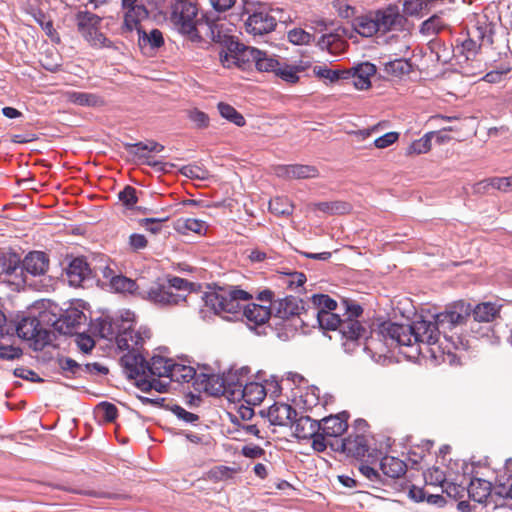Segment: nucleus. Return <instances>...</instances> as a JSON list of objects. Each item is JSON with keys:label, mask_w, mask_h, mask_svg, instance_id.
I'll use <instances>...</instances> for the list:
<instances>
[{"label": "nucleus", "mask_w": 512, "mask_h": 512, "mask_svg": "<svg viewBox=\"0 0 512 512\" xmlns=\"http://www.w3.org/2000/svg\"><path fill=\"white\" fill-rule=\"evenodd\" d=\"M205 306L214 314L228 321H238L246 318L256 326L265 324L274 316L272 306L256 303L242 305L241 301H250L253 296L237 286L216 287L203 295Z\"/></svg>", "instance_id": "1"}, {"label": "nucleus", "mask_w": 512, "mask_h": 512, "mask_svg": "<svg viewBox=\"0 0 512 512\" xmlns=\"http://www.w3.org/2000/svg\"><path fill=\"white\" fill-rule=\"evenodd\" d=\"M170 367H173L172 358L156 355L148 361L145 355L138 354L134 363H130V380L142 392L164 393L170 388V381H166Z\"/></svg>", "instance_id": "2"}, {"label": "nucleus", "mask_w": 512, "mask_h": 512, "mask_svg": "<svg viewBox=\"0 0 512 512\" xmlns=\"http://www.w3.org/2000/svg\"><path fill=\"white\" fill-rule=\"evenodd\" d=\"M306 328L319 327L323 330L339 331L346 352L351 353L367 338V327L356 319H343L333 311H309L306 314Z\"/></svg>", "instance_id": "3"}, {"label": "nucleus", "mask_w": 512, "mask_h": 512, "mask_svg": "<svg viewBox=\"0 0 512 512\" xmlns=\"http://www.w3.org/2000/svg\"><path fill=\"white\" fill-rule=\"evenodd\" d=\"M463 305H449L443 312L434 316V321L420 319L409 324L411 345L413 343L436 344L440 342L442 333L455 329L454 321L461 318Z\"/></svg>", "instance_id": "4"}, {"label": "nucleus", "mask_w": 512, "mask_h": 512, "mask_svg": "<svg viewBox=\"0 0 512 512\" xmlns=\"http://www.w3.org/2000/svg\"><path fill=\"white\" fill-rule=\"evenodd\" d=\"M193 283L189 282L184 278L178 276H168L167 285L157 284L155 287H151L149 291H139V285L135 280L130 278V295H139L145 298L147 294L148 298L162 306L177 305L181 301L186 300V296L180 293H173L172 288L178 291H189L191 292Z\"/></svg>", "instance_id": "5"}, {"label": "nucleus", "mask_w": 512, "mask_h": 512, "mask_svg": "<svg viewBox=\"0 0 512 512\" xmlns=\"http://www.w3.org/2000/svg\"><path fill=\"white\" fill-rule=\"evenodd\" d=\"M377 338L388 347L411 346V331L409 324H399L390 320L373 324L367 329V338L362 339V344L367 345L370 340Z\"/></svg>", "instance_id": "6"}, {"label": "nucleus", "mask_w": 512, "mask_h": 512, "mask_svg": "<svg viewBox=\"0 0 512 512\" xmlns=\"http://www.w3.org/2000/svg\"><path fill=\"white\" fill-rule=\"evenodd\" d=\"M197 5L191 1L184 4H171L170 20L178 27L180 33L189 36L193 42H201L203 37L200 35V25L198 23L208 17L202 14L197 18Z\"/></svg>", "instance_id": "7"}, {"label": "nucleus", "mask_w": 512, "mask_h": 512, "mask_svg": "<svg viewBox=\"0 0 512 512\" xmlns=\"http://www.w3.org/2000/svg\"><path fill=\"white\" fill-rule=\"evenodd\" d=\"M274 317L284 321H292L295 328H306V314H308V302L293 295H287L276 299L272 304Z\"/></svg>", "instance_id": "8"}, {"label": "nucleus", "mask_w": 512, "mask_h": 512, "mask_svg": "<svg viewBox=\"0 0 512 512\" xmlns=\"http://www.w3.org/2000/svg\"><path fill=\"white\" fill-rule=\"evenodd\" d=\"M5 328L10 330L8 335L15 331L18 337L33 341L35 350H42L51 342V332L44 329L35 317H24L17 324L6 322Z\"/></svg>", "instance_id": "9"}, {"label": "nucleus", "mask_w": 512, "mask_h": 512, "mask_svg": "<svg viewBox=\"0 0 512 512\" xmlns=\"http://www.w3.org/2000/svg\"><path fill=\"white\" fill-rule=\"evenodd\" d=\"M330 447L334 451L346 453L356 459L367 457V461L375 462L378 460L381 451L377 449L370 450L367 435L351 433L348 437L330 443Z\"/></svg>", "instance_id": "10"}, {"label": "nucleus", "mask_w": 512, "mask_h": 512, "mask_svg": "<svg viewBox=\"0 0 512 512\" xmlns=\"http://www.w3.org/2000/svg\"><path fill=\"white\" fill-rule=\"evenodd\" d=\"M164 150V146L154 140H146L144 142L130 143V163L147 164L159 171H168L166 168L174 167V164L163 163L161 161H151L152 153H160Z\"/></svg>", "instance_id": "11"}, {"label": "nucleus", "mask_w": 512, "mask_h": 512, "mask_svg": "<svg viewBox=\"0 0 512 512\" xmlns=\"http://www.w3.org/2000/svg\"><path fill=\"white\" fill-rule=\"evenodd\" d=\"M263 55V51L254 47L246 46L238 41L237 49H230V52L222 50L219 52V59L223 67L231 68L233 65L243 70L248 69L256 58Z\"/></svg>", "instance_id": "12"}, {"label": "nucleus", "mask_w": 512, "mask_h": 512, "mask_svg": "<svg viewBox=\"0 0 512 512\" xmlns=\"http://www.w3.org/2000/svg\"><path fill=\"white\" fill-rule=\"evenodd\" d=\"M463 305L461 318L454 321L455 329L465 324L471 318L476 322H491L499 314V308L491 302H484L472 307L470 303L463 300L456 301L452 305Z\"/></svg>", "instance_id": "13"}, {"label": "nucleus", "mask_w": 512, "mask_h": 512, "mask_svg": "<svg viewBox=\"0 0 512 512\" xmlns=\"http://www.w3.org/2000/svg\"><path fill=\"white\" fill-rule=\"evenodd\" d=\"M379 31L382 35L389 32H403L408 23L407 17L400 12L396 4H389L385 8L375 11Z\"/></svg>", "instance_id": "14"}, {"label": "nucleus", "mask_w": 512, "mask_h": 512, "mask_svg": "<svg viewBox=\"0 0 512 512\" xmlns=\"http://www.w3.org/2000/svg\"><path fill=\"white\" fill-rule=\"evenodd\" d=\"M291 426L295 428V436L299 439H311L312 448L316 452H324L327 443H324L322 435L319 434V420H314L310 416L296 417Z\"/></svg>", "instance_id": "15"}, {"label": "nucleus", "mask_w": 512, "mask_h": 512, "mask_svg": "<svg viewBox=\"0 0 512 512\" xmlns=\"http://www.w3.org/2000/svg\"><path fill=\"white\" fill-rule=\"evenodd\" d=\"M198 25H200V35L202 36V33H204L206 37L225 48V52H230L232 47L237 49L238 40L227 33L228 30L224 29L225 24L216 22L208 16L202 19Z\"/></svg>", "instance_id": "16"}, {"label": "nucleus", "mask_w": 512, "mask_h": 512, "mask_svg": "<svg viewBox=\"0 0 512 512\" xmlns=\"http://www.w3.org/2000/svg\"><path fill=\"white\" fill-rule=\"evenodd\" d=\"M276 25V19L270 15L267 6L263 4H259L245 22L246 31L253 35L270 33Z\"/></svg>", "instance_id": "17"}, {"label": "nucleus", "mask_w": 512, "mask_h": 512, "mask_svg": "<svg viewBox=\"0 0 512 512\" xmlns=\"http://www.w3.org/2000/svg\"><path fill=\"white\" fill-rule=\"evenodd\" d=\"M349 413L343 411L336 415H330L319 420V434L323 437V442L330 446L329 438H338L348 428Z\"/></svg>", "instance_id": "18"}, {"label": "nucleus", "mask_w": 512, "mask_h": 512, "mask_svg": "<svg viewBox=\"0 0 512 512\" xmlns=\"http://www.w3.org/2000/svg\"><path fill=\"white\" fill-rule=\"evenodd\" d=\"M358 471L365 479V481H362V487L375 491H386L387 487L393 488L399 492L404 489L403 485H401L399 488L396 487L397 481H392L391 479L385 478L382 475V472H379L377 469L366 463H361L358 466Z\"/></svg>", "instance_id": "19"}, {"label": "nucleus", "mask_w": 512, "mask_h": 512, "mask_svg": "<svg viewBox=\"0 0 512 512\" xmlns=\"http://www.w3.org/2000/svg\"><path fill=\"white\" fill-rule=\"evenodd\" d=\"M458 327L456 328V330ZM443 341L439 342V347L443 349V353H446L450 364H459L460 357L457 356L452 350L466 351L469 348V341L462 335L459 334L455 329L447 330L446 333H442Z\"/></svg>", "instance_id": "20"}, {"label": "nucleus", "mask_w": 512, "mask_h": 512, "mask_svg": "<svg viewBox=\"0 0 512 512\" xmlns=\"http://www.w3.org/2000/svg\"><path fill=\"white\" fill-rule=\"evenodd\" d=\"M134 322V314L130 312V341L133 345H130V363H134V357L138 354L145 355L148 357L149 353L144 348L145 343L151 338V330L147 327H140L138 330H134L132 323Z\"/></svg>", "instance_id": "21"}, {"label": "nucleus", "mask_w": 512, "mask_h": 512, "mask_svg": "<svg viewBox=\"0 0 512 512\" xmlns=\"http://www.w3.org/2000/svg\"><path fill=\"white\" fill-rule=\"evenodd\" d=\"M138 46L143 54H150L164 45L163 34L159 29L147 32L142 25L136 26Z\"/></svg>", "instance_id": "22"}, {"label": "nucleus", "mask_w": 512, "mask_h": 512, "mask_svg": "<svg viewBox=\"0 0 512 512\" xmlns=\"http://www.w3.org/2000/svg\"><path fill=\"white\" fill-rule=\"evenodd\" d=\"M11 267H16L13 273L16 272L17 269L25 270L33 276L44 274L49 265V261L44 252L34 251L30 252L25 259L23 260L22 266L19 264H10Z\"/></svg>", "instance_id": "23"}, {"label": "nucleus", "mask_w": 512, "mask_h": 512, "mask_svg": "<svg viewBox=\"0 0 512 512\" xmlns=\"http://www.w3.org/2000/svg\"><path fill=\"white\" fill-rule=\"evenodd\" d=\"M276 174L288 179H308L318 177L319 171L312 165L291 164L277 166Z\"/></svg>", "instance_id": "24"}, {"label": "nucleus", "mask_w": 512, "mask_h": 512, "mask_svg": "<svg viewBox=\"0 0 512 512\" xmlns=\"http://www.w3.org/2000/svg\"><path fill=\"white\" fill-rule=\"evenodd\" d=\"M267 415L272 425L285 426L292 424L298 413L291 405L276 402L268 408Z\"/></svg>", "instance_id": "25"}, {"label": "nucleus", "mask_w": 512, "mask_h": 512, "mask_svg": "<svg viewBox=\"0 0 512 512\" xmlns=\"http://www.w3.org/2000/svg\"><path fill=\"white\" fill-rule=\"evenodd\" d=\"M379 467L382 475L392 481H397L407 471V464L404 461L389 455L381 458Z\"/></svg>", "instance_id": "26"}, {"label": "nucleus", "mask_w": 512, "mask_h": 512, "mask_svg": "<svg viewBox=\"0 0 512 512\" xmlns=\"http://www.w3.org/2000/svg\"><path fill=\"white\" fill-rule=\"evenodd\" d=\"M339 31H341L344 35L347 34V30L345 28H338L336 32L322 35L317 41L316 45L321 50H326L330 54L336 55L342 52L347 43L341 38Z\"/></svg>", "instance_id": "27"}, {"label": "nucleus", "mask_w": 512, "mask_h": 512, "mask_svg": "<svg viewBox=\"0 0 512 512\" xmlns=\"http://www.w3.org/2000/svg\"><path fill=\"white\" fill-rule=\"evenodd\" d=\"M66 273L70 285L77 287L89 276L91 270L85 259L78 257L70 262Z\"/></svg>", "instance_id": "28"}, {"label": "nucleus", "mask_w": 512, "mask_h": 512, "mask_svg": "<svg viewBox=\"0 0 512 512\" xmlns=\"http://www.w3.org/2000/svg\"><path fill=\"white\" fill-rule=\"evenodd\" d=\"M379 63L383 65V71L386 75L400 78L412 71V64L404 58L388 59L381 57Z\"/></svg>", "instance_id": "29"}, {"label": "nucleus", "mask_w": 512, "mask_h": 512, "mask_svg": "<svg viewBox=\"0 0 512 512\" xmlns=\"http://www.w3.org/2000/svg\"><path fill=\"white\" fill-rule=\"evenodd\" d=\"M376 70V66L370 62L361 63L350 70L351 77L355 78V87L360 90L368 89L371 86L370 78Z\"/></svg>", "instance_id": "30"}, {"label": "nucleus", "mask_w": 512, "mask_h": 512, "mask_svg": "<svg viewBox=\"0 0 512 512\" xmlns=\"http://www.w3.org/2000/svg\"><path fill=\"white\" fill-rule=\"evenodd\" d=\"M492 491V484L481 478L471 479L467 492L469 498L477 503H486Z\"/></svg>", "instance_id": "31"}, {"label": "nucleus", "mask_w": 512, "mask_h": 512, "mask_svg": "<svg viewBox=\"0 0 512 512\" xmlns=\"http://www.w3.org/2000/svg\"><path fill=\"white\" fill-rule=\"evenodd\" d=\"M78 31L83 37L95 34V29L100 25L101 18L89 11H79L76 16Z\"/></svg>", "instance_id": "32"}, {"label": "nucleus", "mask_w": 512, "mask_h": 512, "mask_svg": "<svg viewBox=\"0 0 512 512\" xmlns=\"http://www.w3.org/2000/svg\"><path fill=\"white\" fill-rule=\"evenodd\" d=\"M201 383H204V389L206 392L213 396L226 395L225 388V377L224 374H205L201 373L197 376Z\"/></svg>", "instance_id": "33"}, {"label": "nucleus", "mask_w": 512, "mask_h": 512, "mask_svg": "<svg viewBox=\"0 0 512 512\" xmlns=\"http://www.w3.org/2000/svg\"><path fill=\"white\" fill-rule=\"evenodd\" d=\"M266 396L265 387L257 382H246L241 388L238 400L243 399L246 403L256 405L261 403Z\"/></svg>", "instance_id": "34"}, {"label": "nucleus", "mask_w": 512, "mask_h": 512, "mask_svg": "<svg viewBox=\"0 0 512 512\" xmlns=\"http://www.w3.org/2000/svg\"><path fill=\"white\" fill-rule=\"evenodd\" d=\"M196 376V370L192 366L180 364L173 360V367H170L166 381H170V384L172 382L188 383Z\"/></svg>", "instance_id": "35"}, {"label": "nucleus", "mask_w": 512, "mask_h": 512, "mask_svg": "<svg viewBox=\"0 0 512 512\" xmlns=\"http://www.w3.org/2000/svg\"><path fill=\"white\" fill-rule=\"evenodd\" d=\"M376 16L365 15L357 17L353 22L355 31L363 37H372L376 33H380Z\"/></svg>", "instance_id": "36"}, {"label": "nucleus", "mask_w": 512, "mask_h": 512, "mask_svg": "<svg viewBox=\"0 0 512 512\" xmlns=\"http://www.w3.org/2000/svg\"><path fill=\"white\" fill-rule=\"evenodd\" d=\"M314 210H319L328 215H344L352 210L350 203L345 201L317 202L312 204Z\"/></svg>", "instance_id": "37"}, {"label": "nucleus", "mask_w": 512, "mask_h": 512, "mask_svg": "<svg viewBox=\"0 0 512 512\" xmlns=\"http://www.w3.org/2000/svg\"><path fill=\"white\" fill-rule=\"evenodd\" d=\"M309 311H334L337 308V302L327 294H314L307 299Z\"/></svg>", "instance_id": "38"}, {"label": "nucleus", "mask_w": 512, "mask_h": 512, "mask_svg": "<svg viewBox=\"0 0 512 512\" xmlns=\"http://www.w3.org/2000/svg\"><path fill=\"white\" fill-rule=\"evenodd\" d=\"M224 377L226 396L233 400L238 399L241 388L247 381H245L239 373H236L235 371H229L227 374L224 373Z\"/></svg>", "instance_id": "39"}, {"label": "nucleus", "mask_w": 512, "mask_h": 512, "mask_svg": "<svg viewBox=\"0 0 512 512\" xmlns=\"http://www.w3.org/2000/svg\"><path fill=\"white\" fill-rule=\"evenodd\" d=\"M174 229L180 233L186 234L188 231L202 234L207 230V226L204 221L187 218V219H178L174 223Z\"/></svg>", "instance_id": "40"}, {"label": "nucleus", "mask_w": 512, "mask_h": 512, "mask_svg": "<svg viewBox=\"0 0 512 512\" xmlns=\"http://www.w3.org/2000/svg\"><path fill=\"white\" fill-rule=\"evenodd\" d=\"M101 272L103 278L109 280L110 287L114 292L124 293L128 290V278L115 274L109 266L101 268Z\"/></svg>", "instance_id": "41"}, {"label": "nucleus", "mask_w": 512, "mask_h": 512, "mask_svg": "<svg viewBox=\"0 0 512 512\" xmlns=\"http://www.w3.org/2000/svg\"><path fill=\"white\" fill-rule=\"evenodd\" d=\"M313 72L318 78L328 79L331 83L351 77L350 70H332L327 66H314Z\"/></svg>", "instance_id": "42"}, {"label": "nucleus", "mask_w": 512, "mask_h": 512, "mask_svg": "<svg viewBox=\"0 0 512 512\" xmlns=\"http://www.w3.org/2000/svg\"><path fill=\"white\" fill-rule=\"evenodd\" d=\"M218 111L220 115L228 120L229 122L235 124L238 127H243L246 124V120L244 116L238 112L232 105L224 102H219Z\"/></svg>", "instance_id": "43"}, {"label": "nucleus", "mask_w": 512, "mask_h": 512, "mask_svg": "<svg viewBox=\"0 0 512 512\" xmlns=\"http://www.w3.org/2000/svg\"><path fill=\"white\" fill-rule=\"evenodd\" d=\"M435 132H428L420 139L413 141L406 150V155L410 156L412 154H423L427 153L431 149V140L434 137Z\"/></svg>", "instance_id": "44"}, {"label": "nucleus", "mask_w": 512, "mask_h": 512, "mask_svg": "<svg viewBox=\"0 0 512 512\" xmlns=\"http://www.w3.org/2000/svg\"><path fill=\"white\" fill-rule=\"evenodd\" d=\"M301 71H303V68L300 66L280 63L275 75L288 83L295 84L299 81L298 72Z\"/></svg>", "instance_id": "45"}, {"label": "nucleus", "mask_w": 512, "mask_h": 512, "mask_svg": "<svg viewBox=\"0 0 512 512\" xmlns=\"http://www.w3.org/2000/svg\"><path fill=\"white\" fill-rule=\"evenodd\" d=\"M69 100L80 106H98L103 104V100L98 95L87 92H72L69 94Z\"/></svg>", "instance_id": "46"}, {"label": "nucleus", "mask_w": 512, "mask_h": 512, "mask_svg": "<svg viewBox=\"0 0 512 512\" xmlns=\"http://www.w3.org/2000/svg\"><path fill=\"white\" fill-rule=\"evenodd\" d=\"M293 205L286 197H275L269 202V210L277 216H289L293 213Z\"/></svg>", "instance_id": "47"}, {"label": "nucleus", "mask_w": 512, "mask_h": 512, "mask_svg": "<svg viewBox=\"0 0 512 512\" xmlns=\"http://www.w3.org/2000/svg\"><path fill=\"white\" fill-rule=\"evenodd\" d=\"M429 3L426 0H404L403 12L408 16H421L423 12L428 13Z\"/></svg>", "instance_id": "48"}, {"label": "nucleus", "mask_w": 512, "mask_h": 512, "mask_svg": "<svg viewBox=\"0 0 512 512\" xmlns=\"http://www.w3.org/2000/svg\"><path fill=\"white\" fill-rule=\"evenodd\" d=\"M280 62L270 57L265 51L263 55L256 58L255 67L260 72H273L276 73Z\"/></svg>", "instance_id": "49"}, {"label": "nucleus", "mask_w": 512, "mask_h": 512, "mask_svg": "<svg viewBox=\"0 0 512 512\" xmlns=\"http://www.w3.org/2000/svg\"><path fill=\"white\" fill-rule=\"evenodd\" d=\"M288 40L294 45H307L314 41L315 36L301 28H294L288 32Z\"/></svg>", "instance_id": "50"}, {"label": "nucleus", "mask_w": 512, "mask_h": 512, "mask_svg": "<svg viewBox=\"0 0 512 512\" xmlns=\"http://www.w3.org/2000/svg\"><path fill=\"white\" fill-rule=\"evenodd\" d=\"M149 18V12L144 4H137L132 2V10L130 11V32L133 30L131 22L134 23V28L141 25L140 21Z\"/></svg>", "instance_id": "51"}, {"label": "nucleus", "mask_w": 512, "mask_h": 512, "mask_svg": "<svg viewBox=\"0 0 512 512\" xmlns=\"http://www.w3.org/2000/svg\"><path fill=\"white\" fill-rule=\"evenodd\" d=\"M35 21L42 27L47 36L52 40H59L58 33L54 29L52 20L47 17L42 11H38L34 14Z\"/></svg>", "instance_id": "52"}, {"label": "nucleus", "mask_w": 512, "mask_h": 512, "mask_svg": "<svg viewBox=\"0 0 512 512\" xmlns=\"http://www.w3.org/2000/svg\"><path fill=\"white\" fill-rule=\"evenodd\" d=\"M96 413L102 420L113 422L117 418V408L109 402H101L96 406Z\"/></svg>", "instance_id": "53"}, {"label": "nucleus", "mask_w": 512, "mask_h": 512, "mask_svg": "<svg viewBox=\"0 0 512 512\" xmlns=\"http://www.w3.org/2000/svg\"><path fill=\"white\" fill-rule=\"evenodd\" d=\"M58 365L65 377L76 376L80 371V365L75 360L68 357L58 358Z\"/></svg>", "instance_id": "54"}, {"label": "nucleus", "mask_w": 512, "mask_h": 512, "mask_svg": "<svg viewBox=\"0 0 512 512\" xmlns=\"http://www.w3.org/2000/svg\"><path fill=\"white\" fill-rule=\"evenodd\" d=\"M167 410L172 411L178 419L187 423H194L199 420V416L197 414L186 411L178 404H171V401L167 404Z\"/></svg>", "instance_id": "55"}, {"label": "nucleus", "mask_w": 512, "mask_h": 512, "mask_svg": "<svg viewBox=\"0 0 512 512\" xmlns=\"http://www.w3.org/2000/svg\"><path fill=\"white\" fill-rule=\"evenodd\" d=\"M401 485H403L404 487L402 491L408 489V496L410 499L417 503L425 501L426 493L423 488L417 487L416 485L413 484L409 485L408 482L406 481H397L396 487L399 488L401 487Z\"/></svg>", "instance_id": "56"}, {"label": "nucleus", "mask_w": 512, "mask_h": 512, "mask_svg": "<svg viewBox=\"0 0 512 512\" xmlns=\"http://www.w3.org/2000/svg\"><path fill=\"white\" fill-rule=\"evenodd\" d=\"M188 118L195 124L198 129H205L209 126V116L203 112L194 108L188 112Z\"/></svg>", "instance_id": "57"}, {"label": "nucleus", "mask_w": 512, "mask_h": 512, "mask_svg": "<svg viewBox=\"0 0 512 512\" xmlns=\"http://www.w3.org/2000/svg\"><path fill=\"white\" fill-rule=\"evenodd\" d=\"M167 218H142L138 220L140 226L145 227V229L152 233L158 234L161 231V223L166 221Z\"/></svg>", "instance_id": "58"}, {"label": "nucleus", "mask_w": 512, "mask_h": 512, "mask_svg": "<svg viewBox=\"0 0 512 512\" xmlns=\"http://www.w3.org/2000/svg\"><path fill=\"white\" fill-rule=\"evenodd\" d=\"M424 478L428 484L441 486H443V483L446 480L444 472L437 467H433L432 469H429L427 473H424Z\"/></svg>", "instance_id": "59"}, {"label": "nucleus", "mask_w": 512, "mask_h": 512, "mask_svg": "<svg viewBox=\"0 0 512 512\" xmlns=\"http://www.w3.org/2000/svg\"><path fill=\"white\" fill-rule=\"evenodd\" d=\"M343 302L345 304L344 319L358 320V317H360L363 314L362 306L351 300H344Z\"/></svg>", "instance_id": "60"}, {"label": "nucleus", "mask_w": 512, "mask_h": 512, "mask_svg": "<svg viewBox=\"0 0 512 512\" xmlns=\"http://www.w3.org/2000/svg\"><path fill=\"white\" fill-rule=\"evenodd\" d=\"M75 342L77 344V347L83 352V353H90L93 348L95 347V341L94 339L84 333L78 334L76 336Z\"/></svg>", "instance_id": "61"}, {"label": "nucleus", "mask_w": 512, "mask_h": 512, "mask_svg": "<svg viewBox=\"0 0 512 512\" xmlns=\"http://www.w3.org/2000/svg\"><path fill=\"white\" fill-rule=\"evenodd\" d=\"M399 138V133L397 132H388L378 138H376L373 142V145L376 148L384 149L394 144Z\"/></svg>", "instance_id": "62"}, {"label": "nucleus", "mask_w": 512, "mask_h": 512, "mask_svg": "<svg viewBox=\"0 0 512 512\" xmlns=\"http://www.w3.org/2000/svg\"><path fill=\"white\" fill-rule=\"evenodd\" d=\"M490 184L492 189L507 192L512 190V176L510 177H492Z\"/></svg>", "instance_id": "63"}, {"label": "nucleus", "mask_w": 512, "mask_h": 512, "mask_svg": "<svg viewBox=\"0 0 512 512\" xmlns=\"http://www.w3.org/2000/svg\"><path fill=\"white\" fill-rule=\"evenodd\" d=\"M307 278L302 272H293L289 274V278L285 280L288 288H298L305 284Z\"/></svg>", "instance_id": "64"}]
</instances>
